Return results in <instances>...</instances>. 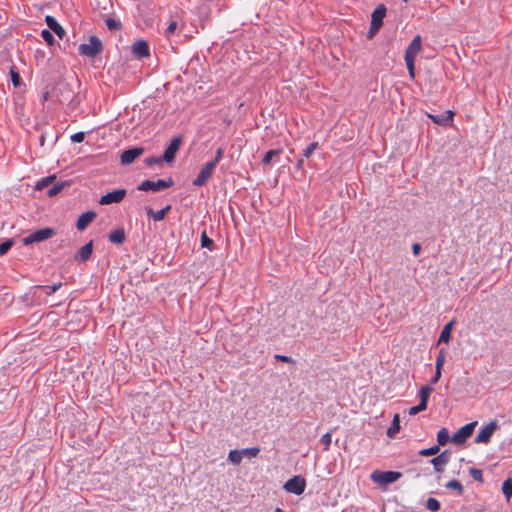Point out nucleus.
<instances>
[{
    "label": "nucleus",
    "mask_w": 512,
    "mask_h": 512,
    "mask_svg": "<svg viewBox=\"0 0 512 512\" xmlns=\"http://www.w3.org/2000/svg\"><path fill=\"white\" fill-rule=\"evenodd\" d=\"M243 457L242 450H231L228 454V460L234 465H239Z\"/></svg>",
    "instance_id": "nucleus-26"
},
{
    "label": "nucleus",
    "mask_w": 512,
    "mask_h": 512,
    "mask_svg": "<svg viewBox=\"0 0 512 512\" xmlns=\"http://www.w3.org/2000/svg\"><path fill=\"white\" fill-rule=\"evenodd\" d=\"M163 158H158V157H148L146 158L145 160V163L148 165V166H153V165H159L162 163Z\"/></svg>",
    "instance_id": "nucleus-45"
},
{
    "label": "nucleus",
    "mask_w": 512,
    "mask_h": 512,
    "mask_svg": "<svg viewBox=\"0 0 512 512\" xmlns=\"http://www.w3.org/2000/svg\"><path fill=\"white\" fill-rule=\"evenodd\" d=\"M331 442H332L331 432H327L324 435H322V437L320 439V443H322L324 445V448H323L324 451H328L330 449Z\"/></svg>",
    "instance_id": "nucleus-35"
},
{
    "label": "nucleus",
    "mask_w": 512,
    "mask_h": 512,
    "mask_svg": "<svg viewBox=\"0 0 512 512\" xmlns=\"http://www.w3.org/2000/svg\"><path fill=\"white\" fill-rule=\"evenodd\" d=\"M427 115L434 123H436L438 125H444V124L452 122L455 114L452 110H447V111L443 112L442 114H437V115L427 114Z\"/></svg>",
    "instance_id": "nucleus-17"
},
{
    "label": "nucleus",
    "mask_w": 512,
    "mask_h": 512,
    "mask_svg": "<svg viewBox=\"0 0 512 512\" xmlns=\"http://www.w3.org/2000/svg\"><path fill=\"white\" fill-rule=\"evenodd\" d=\"M283 488L289 493L301 495L305 491L306 480L300 475L294 476L286 481Z\"/></svg>",
    "instance_id": "nucleus-7"
},
{
    "label": "nucleus",
    "mask_w": 512,
    "mask_h": 512,
    "mask_svg": "<svg viewBox=\"0 0 512 512\" xmlns=\"http://www.w3.org/2000/svg\"><path fill=\"white\" fill-rule=\"evenodd\" d=\"M450 461V453L448 451H443L438 456L434 457L431 460V464L433 465L436 472H443L444 466L448 464Z\"/></svg>",
    "instance_id": "nucleus-14"
},
{
    "label": "nucleus",
    "mask_w": 512,
    "mask_h": 512,
    "mask_svg": "<svg viewBox=\"0 0 512 512\" xmlns=\"http://www.w3.org/2000/svg\"><path fill=\"white\" fill-rule=\"evenodd\" d=\"M445 360H446V353H445V350L444 349H441L438 353V356L436 358V362H435V368L437 369H442L443 368V365L445 363Z\"/></svg>",
    "instance_id": "nucleus-37"
},
{
    "label": "nucleus",
    "mask_w": 512,
    "mask_h": 512,
    "mask_svg": "<svg viewBox=\"0 0 512 512\" xmlns=\"http://www.w3.org/2000/svg\"><path fill=\"white\" fill-rule=\"evenodd\" d=\"M497 427L496 421H491L478 432L475 441L477 443H488Z\"/></svg>",
    "instance_id": "nucleus-11"
},
{
    "label": "nucleus",
    "mask_w": 512,
    "mask_h": 512,
    "mask_svg": "<svg viewBox=\"0 0 512 512\" xmlns=\"http://www.w3.org/2000/svg\"><path fill=\"white\" fill-rule=\"evenodd\" d=\"M125 239V231L122 228L116 229L109 234V241L114 244H122Z\"/></svg>",
    "instance_id": "nucleus-21"
},
{
    "label": "nucleus",
    "mask_w": 512,
    "mask_h": 512,
    "mask_svg": "<svg viewBox=\"0 0 512 512\" xmlns=\"http://www.w3.org/2000/svg\"><path fill=\"white\" fill-rule=\"evenodd\" d=\"M433 392V388L429 385L423 386L419 391L420 404L427 407V402L430 394Z\"/></svg>",
    "instance_id": "nucleus-22"
},
{
    "label": "nucleus",
    "mask_w": 512,
    "mask_h": 512,
    "mask_svg": "<svg viewBox=\"0 0 512 512\" xmlns=\"http://www.w3.org/2000/svg\"><path fill=\"white\" fill-rule=\"evenodd\" d=\"M200 242H201L202 247L209 248V249H212V246L214 244L213 240L208 237V235L205 231H203L201 234Z\"/></svg>",
    "instance_id": "nucleus-36"
},
{
    "label": "nucleus",
    "mask_w": 512,
    "mask_h": 512,
    "mask_svg": "<svg viewBox=\"0 0 512 512\" xmlns=\"http://www.w3.org/2000/svg\"><path fill=\"white\" fill-rule=\"evenodd\" d=\"M216 166L215 162H207L199 172L198 176L193 180V185L201 187L207 183L212 174L214 173Z\"/></svg>",
    "instance_id": "nucleus-9"
},
{
    "label": "nucleus",
    "mask_w": 512,
    "mask_h": 512,
    "mask_svg": "<svg viewBox=\"0 0 512 512\" xmlns=\"http://www.w3.org/2000/svg\"><path fill=\"white\" fill-rule=\"evenodd\" d=\"M449 440H451V438L449 437L447 428H441L437 433V441L439 447L446 445Z\"/></svg>",
    "instance_id": "nucleus-25"
},
{
    "label": "nucleus",
    "mask_w": 512,
    "mask_h": 512,
    "mask_svg": "<svg viewBox=\"0 0 512 512\" xmlns=\"http://www.w3.org/2000/svg\"><path fill=\"white\" fill-rule=\"evenodd\" d=\"M95 218L96 213L94 211H87L81 214L77 220L76 228L79 231L85 230Z\"/></svg>",
    "instance_id": "nucleus-15"
},
{
    "label": "nucleus",
    "mask_w": 512,
    "mask_h": 512,
    "mask_svg": "<svg viewBox=\"0 0 512 512\" xmlns=\"http://www.w3.org/2000/svg\"><path fill=\"white\" fill-rule=\"evenodd\" d=\"M386 7L383 4H379L371 15V24L367 34L368 39H372L380 30L383 25V19L386 16Z\"/></svg>",
    "instance_id": "nucleus-2"
},
{
    "label": "nucleus",
    "mask_w": 512,
    "mask_h": 512,
    "mask_svg": "<svg viewBox=\"0 0 512 512\" xmlns=\"http://www.w3.org/2000/svg\"><path fill=\"white\" fill-rule=\"evenodd\" d=\"M420 250H421V246H420V244H418V243H414V244H413V246H412L413 254H414L415 256H417V255L419 254Z\"/></svg>",
    "instance_id": "nucleus-52"
},
{
    "label": "nucleus",
    "mask_w": 512,
    "mask_h": 512,
    "mask_svg": "<svg viewBox=\"0 0 512 512\" xmlns=\"http://www.w3.org/2000/svg\"><path fill=\"white\" fill-rule=\"evenodd\" d=\"M174 181L172 178L168 179H159L157 181L145 180L139 186L138 190L140 191H161L173 186Z\"/></svg>",
    "instance_id": "nucleus-4"
},
{
    "label": "nucleus",
    "mask_w": 512,
    "mask_h": 512,
    "mask_svg": "<svg viewBox=\"0 0 512 512\" xmlns=\"http://www.w3.org/2000/svg\"><path fill=\"white\" fill-rule=\"evenodd\" d=\"M470 475L472 476V478L475 481L483 482V473H482L481 470L476 469V468H471L470 469Z\"/></svg>",
    "instance_id": "nucleus-42"
},
{
    "label": "nucleus",
    "mask_w": 512,
    "mask_h": 512,
    "mask_svg": "<svg viewBox=\"0 0 512 512\" xmlns=\"http://www.w3.org/2000/svg\"><path fill=\"white\" fill-rule=\"evenodd\" d=\"M53 235H54V230L52 228L47 227V228L39 229V230L29 234L28 236H26L23 239V243L25 245H30L32 243L42 242V241H45V240L51 238Z\"/></svg>",
    "instance_id": "nucleus-8"
},
{
    "label": "nucleus",
    "mask_w": 512,
    "mask_h": 512,
    "mask_svg": "<svg viewBox=\"0 0 512 512\" xmlns=\"http://www.w3.org/2000/svg\"><path fill=\"white\" fill-rule=\"evenodd\" d=\"M66 186V183L64 182H58L54 183L52 187L48 190V195L50 197L57 195L59 192L63 190V188Z\"/></svg>",
    "instance_id": "nucleus-33"
},
{
    "label": "nucleus",
    "mask_w": 512,
    "mask_h": 512,
    "mask_svg": "<svg viewBox=\"0 0 512 512\" xmlns=\"http://www.w3.org/2000/svg\"><path fill=\"white\" fill-rule=\"evenodd\" d=\"M445 487L447 489H450V490H454L457 492L458 495H462L463 493V486L462 484L456 480V479H452L450 481H448L445 485Z\"/></svg>",
    "instance_id": "nucleus-27"
},
{
    "label": "nucleus",
    "mask_w": 512,
    "mask_h": 512,
    "mask_svg": "<svg viewBox=\"0 0 512 512\" xmlns=\"http://www.w3.org/2000/svg\"><path fill=\"white\" fill-rule=\"evenodd\" d=\"M452 326H453V322H449L448 324H446L444 326V328L441 331L440 336H439V340H438L439 342H444V343L449 342V340L451 338Z\"/></svg>",
    "instance_id": "nucleus-24"
},
{
    "label": "nucleus",
    "mask_w": 512,
    "mask_h": 512,
    "mask_svg": "<svg viewBox=\"0 0 512 512\" xmlns=\"http://www.w3.org/2000/svg\"><path fill=\"white\" fill-rule=\"evenodd\" d=\"M132 53L138 58L148 57L150 55L148 43L144 40L135 42L132 46Z\"/></svg>",
    "instance_id": "nucleus-16"
},
{
    "label": "nucleus",
    "mask_w": 512,
    "mask_h": 512,
    "mask_svg": "<svg viewBox=\"0 0 512 512\" xmlns=\"http://www.w3.org/2000/svg\"><path fill=\"white\" fill-rule=\"evenodd\" d=\"M13 242L11 240H7L5 242L0 243V256L4 255L8 252V250L12 247Z\"/></svg>",
    "instance_id": "nucleus-43"
},
{
    "label": "nucleus",
    "mask_w": 512,
    "mask_h": 512,
    "mask_svg": "<svg viewBox=\"0 0 512 512\" xmlns=\"http://www.w3.org/2000/svg\"><path fill=\"white\" fill-rule=\"evenodd\" d=\"M477 422H470L464 426H462L457 432H455L451 437V442L457 445L464 444L467 439L472 435Z\"/></svg>",
    "instance_id": "nucleus-6"
},
{
    "label": "nucleus",
    "mask_w": 512,
    "mask_h": 512,
    "mask_svg": "<svg viewBox=\"0 0 512 512\" xmlns=\"http://www.w3.org/2000/svg\"><path fill=\"white\" fill-rule=\"evenodd\" d=\"M177 28V22L176 21H171L168 25V27L166 28V35L167 36H170L171 34H173L175 32Z\"/></svg>",
    "instance_id": "nucleus-48"
},
{
    "label": "nucleus",
    "mask_w": 512,
    "mask_h": 512,
    "mask_svg": "<svg viewBox=\"0 0 512 512\" xmlns=\"http://www.w3.org/2000/svg\"><path fill=\"white\" fill-rule=\"evenodd\" d=\"M41 36L48 45L51 46L54 44V37L49 30H47V29L42 30Z\"/></svg>",
    "instance_id": "nucleus-41"
},
{
    "label": "nucleus",
    "mask_w": 512,
    "mask_h": 512,
    "mask_svg": "<svg viewBox=\"0 0 512 512\" xmlns=\"http://www.w3.org/2000/svg\"><path fill=\"white\" fill-rule=\"evenodd\" d=\"M502 492L508 500L512 497V478H508L503 482Z\"/></svg>",
    "instance_id": "nucleus-30"
},
{
    "label": "nucleus",
    "mask_w": 512,
    "mask_h": 512,
    "mask_svg": "<svg viewBox=\"0 0 512 512\" xmlns=\"http://www.w3.org/2000/svg\"><path fill=\"white\" fill-rule=\"evenodd\" d=\"M400 430V417L398 414H395L391 423V426L387 430V435L389 437H394Z\"/></svg>",
    "instance_id": "nucleus-23"
},
{
    "label": "nucleus",
    "mask_w": 512,
    "mask_h": 512,
    "mask_svg": "<svg viewBox=\"0 0 512 512\" xmlns=\"http://www.w3.org/2000/svg\"><path fill=\"white\" fill-rule=\"evenodd\" d=\"M126 194H127L126 189H117V190L108 192L107 194L101 196V198L99 200V204L109 205L112 203H119L124 199Z\"/></svg>",
    "instance_id": "nucleus-10"
},
{
    "label": "nucleus",
    "mask_w": 512,
    "mask_h": 512,
    "mask_svg": "<svg viewBox=\"0 0 512 512\" xmlns=\"http://www.w3.org/2000/svg\"><path fill=\"white\" fill-rule=\"evenodd\" d=\"M62 287V283L61 282H58V283H55L53 285H43V286H38L37 288L39 289H43L46 291V294L47 295H51L53 294L54 292L58 291L60 288Z\"/></svg>",
    "instance_id": "nucleus-32"
},
{
    "label": "nucleus",
    "mask_w": 512,
    "mask_h": 512,
    "mask_svg": "<svg viewBox=\"0 0 512 512\" xmlns=\"http://www.w3.org/2000/svg\"><path fill=\"white\" fill-rule=\"evenodd\" d=\"M181 143H182L181 137H175L171 140L169 146L166 148V150L163 154V157H162L165 162L170 163L174 160L175 155H176L177 151L179 150Z\"/></svg>",
    "instance_id": "nucleus-13"
},
{
    "label": "nucleus",
    "mask_w": 512,
    "mask_h": 512,
    "mask_svg": "<svg viewBox=\"0 0 512 512\" xmlns=\"http://www.w3.org/2000/svg\"><path fill=\"white\" fill-rule=\"evenodd\" d=\"M93 252V242L90 241L80 248L75 259L80 262H85L90 259Z\"/></svg>",
    "instance_id": "nucleus-19"
},
{
    "label": "nucleus",
    "mask_w": 512,
    "mask_h": 512,
    "mask_svg": "<svg viewBox=\"0 0 512 512\" xmlns=\"http://www.w3.org/2000/svg\"><path fill=\"white\" fill-rule=\"evenodd\" d=\"M275 512H284V511L280 508H276Z\"/></svg>",
    "instance_id": "nucleus-54"
},
{
    "label": "nucleus",
    "mask_w": 512,
    "mask_h": 512,
    "mask_svg": "<svg viewBox=\"0 0 512 512\" xmlns=\"http://www.w3.org/2000/svg\"><path fill=\"white\" fill-rule=\"evenodd\" d=\"M85 133L84 132H77L71 136V141L74 143H81L84 141Z\"/></svg>",
    "instance_id": "nucleus-46"
},
{
    "label": "nucleus",
    "mask_w": 512,
    "mask_h": 512,
    "mask_svg": "<svg viewBox=\"0 0 512 512\" xmlns=\"http://www.w3.org/2000/svg\"><path fill=\"white\" fill-rule=\"evenodd\" d=\"M282 153V149H273L269 150L263 157L262 163L264 165H269L275 156H279Z\"/></svg>",
    "instance_id": "nucleus-28"
},
{
    "label": "nucleus",
    "mask_w": 512,
    "mask_h": 512,
    "mask_svg": "<svg viewBox=\"0 0 512 512\" xmlns=\"http://www.w3.org/2000/svg\"><path fill=\"white\" fill-rule=\"evenodd\" d=\"M439 445H434L430 448L422 449L419 451V455L421 456H432L436 455L439 452Z\"/></svg>",
    "instance_id": "nucleus-38"
},
{
    "label": "nucleus",
    "mask_w": 512,
    "mask_h": 512,
    "mask_svg": "<svg viewBox=\"0 0 512 512\" xmlns=\"http://www.w3.org/2000/svg\"><path fill=\"white\" fill-rule=\"evenodd\" d=\"M10 75H11V81H12L13 85L15 87L19 86L21 78H20L18 72L15 71L14 69H11L10 70Z\"/></svg>",
    "instance_id": "nucleus-44"
},
{
    "label": "nucleus",
    "mask_w": 512,
    "mask_h": 512,
    "mask_svg": "<svg viewBox=\"0 0 512 512\" xmlns=\"http://www.w3.org/2000/svg\"><path fill=\"white\" fill-rule=\"evenodd\" d=\"M102 43L96 36H91L87 43L79 45L78 51L81 55L86 57H96L102 51Z\"/></svg>",
    "instance_id": "nucleus-3"
},
{
    "label": "nucleus",
    "mask_w": 512,
    "mask_h": 512,
    "mask_svg": "<svg viewBox=\"0 0 512 512\" xmlns=\"http://www.w3.org/2000/svg\"><path fill=\"white\" fill-rule=\"evenodd\" d=\"M408 0H404V2H407Z\"/></svg>",
    "instance_id": "nucleus-55"
},
{
    "label": "nucleus",
    "mask_w": 512,
    "mask_h": 512,
    "mask_svg": "<svg viewBox=\"0 0 512 512\" xmlns=\"http://www.w3.org/2000/svg\"><path fill=\"white\" fill-rule=\"evenodd\" d=\"M54 179H55V176H48V177H45V178L39 180L35 185V189L39 190V191L43 190L44 188L51 185L53 183Z\"/></svg>",
    "instance_id": "nucleus-29"
},
{
    "label": "nucleus",
    "mask_w": 512,
    "mask_h": 512,
    "mask_svg": "<svg viewBox=\"0 0 512 512\" xmlns=\"http://www.w3.org/2000/svg\"><path fill=\"white\" fill-rule=\"evenodd\" d=\"M318 147H319L318 142H312L311 144H309V146L305 150H303V154H302L303 157L309 158L313 154V152L316 149H318Z\"/></svg>",
    "instance_id": "nucleus-39"
},
{
    "label": "nucleus",
    "mask_w": 512,
    "mask_h": 512,
    "mask_svg": "<svg viewBox=\"0 0 512 512\" xmlns=\"http://www.w3.org/2000/svg\"><path fill=\"white\" fill-rule=\"evenodd\" d=\"M45 22L49 29H51L60 39L64 38L66 34L65 30L53 16L47 15L45 17Z\"/></svg>",
    "instance_id": "nucleus-18"
},
{
    "label": "nucleus",
    "mask_w": 512,
    "mask_h": 512,
    "mask_svg": "<svg viewBox=\"0 0 512 512\" xmlns=\"http://www.w3.org/2000/svg\"><path fill=\"white\" fill-rule=\"evenodd\" d=\"M105 24L107 26V28L111 31H114V30H120L121 29V22L115 18H107L105 20Z\"/></svg>",
    "instance_id": "nucleus-31"
},
{
    "label": "nucleus",
    "mask_w": 512,
    "mask_h": 512,
    "mask_svg": "<svg viewBox=\"0 0 512 512\" xmlns=\"http://www.w3.org/2000/svg\"><path fill=\"white\" fill-rule=\"evenodd\" d=\"M275 358L282 361V362H287V363H290V362H293V360L288 357V356H285V355H275Z\"/></svg>",
    "instance_id": "nucleus-51"
},
{
    "label": "nucleus",
    "mask_w": 512,
    "mask_h": 512,
    "mask_svg": "<svg viewBox=\"0 0 512 512\" xmlns=\"http://www.w3.org/2000/svg\"><path fill=\"white\" fill-rule=\"evenodd\" d=\"M442 369L435 368V375L431 378V383L436 384L441 378Z\"/></svg>",
    "instance_id": "nucleus-49"
},
{
    "label": "nucleus",
    "mask_w": 512,
    "mask_h": 512,
    "mask_svg": "<svg viewBox=\"0 0 512 512\" xmlns=\"http://www.w3.org/2000/svg\"><path fill=\"white\" fill-rule=\"evenodd\" d=\"M260 452V449L257 447L245 448L242 449L243 456H247L249 458L256 457Z\"/></svg>",
    "instance_id": "nucleus-40"
},
{
    "label": "nucleus",
    "mask_w": 512,
    "mask_h": 512,
    "mask_svg": "<svg viewBox=\"0 0 512 512\" xmlns=\"http://www.w3.org/2000/svg\"><path fill=\"white\" fill-rule=\"evenodd\" d=\"M426 508L432 512H437L440 509V502L430 497L426 501Z\"/></svg>",
    "instance_id": "nucleus-34"
},
{
    "label": "nucleus",
    "mask_w": 512,
    "mask_h": 512,
    "mask_svg": "<svg viewBox=\"0 0 512 512\" xmlns=\"http://www.w3.org/2000/svg\"><path fill=\"white\" fill-rule=\"evenodd\" d=\"M144 153L143 147H134L122 152L120 161L122 165H129L133 163L138 157Z\"/></svg>",
    "instance_id": "nucleus-12"
},
{
    "label": "nucleus",
    "mask_w": 512,
    "mask_h": 512,
    "mask_svg": "<svg viewBox=\"0 0 512 512\" xmlns=\"http://www.w3.org/2000/svg\"><path fill=\"white\" fill-rule=\"evenodd\" d=\"M170 210H171V206L167 205L159 211H153V209L147 208L146 212H147V215L149 217L153 218L154 221H161L165 218V216L167 215V213Z\"/></svg>",
    "instance_id": "nucleus-20"
},
{
    "label": "nucleus",
    "mask_w": 512,
    "mask_h": 512,
    "mask_svg": "<svg viewBox=\"0 0 512 512\" xmlns=\"http://www.w3.org/2000/svg\"><path fill=\"white\" fill-rule=\"evenodd\" d=\"M223 155V150L222 149H218L217 152H216V157L215 159L211 160L210 162H215V166H217V164L219 163L221 157Z\"/></svg>",
    "instance_id": "nucleus-50"
},
{
    "label": "nucleus",
    "mask_w": 512,
    "mask_h": 512,
    "mask_svg": "<svg viewBox=\"0 0 512 512\" xmlns=\"http://www.w3.org/2000/svg\"><path fill=\"white\" fill-rule=\"evenodd\" d=\"M402 474L396 471H375L371 474V479L379 485H388L397 481Z\"/></svg>",
    "instance_id": "nucleus-5"
},
{
    "label": "nucleus",
    "mask_w": 512,
    "mask_h": 512,
    "mask_svg": "<svg viewBox=\"0 0 512 512\" xmlns=\"http://www.w3.org/2000/svg\"><path fill=\"white\" fill-rule=\"evenodd\" d=\"M422 49L421 37L417 35L410 42L409 46L405 51V63L411 78L415 77V59Z\"/></svg>",
    "instance_id": "nucleus-1"
},
{
    "label": "nucleus",
    "mask_w": 512,
    "mask_h": 512,
    "mask_svg": "<svg viewBox=\"0 0 512 512\" xmlns=\"http://www.w3.org/2000/svg\"><path fill=\"white\" fill-rule=\"evenodd\" d=\"M427 407L423 406L422 404H418L416 406H413L409 409V414L410 415H416L418 414L419 412H422L426 409Z\"/></svg>",
    "instance_id": "nucleus-47"
},
{
    "label": "nucleus",
    "mask_w": 512,
    "mask_h": 512,
    "mask_svg": "<svg viewBox=\"0 0 512 512\" xmlns=\"http://www.w3.org/2000/svg\"><path fill=\"white\" fill-rule=\"evenodd\" d=\"M304 166V160L303 159H298L297 162H296V168L297 169H302Z\"/></svg>",
    "instance_id": "nucleus-53"
}]
</instances>
